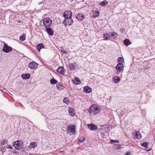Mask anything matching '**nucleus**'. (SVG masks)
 <instances>
[{"mask_svg":"<svg viewBox=\"0 0 155 155\" xmlns=\"http://www.w3.org/2000/svg\"><path fill=\"white\" fill-rule=\"evenodd\" d=\"M43 23L46 28L50 27L51 26L52 24V21L50 18H46L43 19Z\"/></svg>","mask_w":155,"mask_h":155,"instance_id":"1","label":"nucleus"},{"mask_svg":"<svg viewBox=\"0 0 155 155\" xmlns=\"http://www.w3.org/2000/svg\"><path fill=\"white\" fill-rule=\"evenodd\" d=\"M101 109L96 106L92 105L91 106L89 109V112L90 113H94L95 114L98 113L101 110Z\"/></svg>","mask_w":155,"mask_h":155,"instance_id":"2","label":"nucleus"},{"mask_svg":"<svg viewBox=\"0 0 155 155\" xmlns=\"http://www.w3.org/2000/svg\"><path fill=\"white\" fill-rule=\"evenodd\" d=\"M23 145V143L22 141L18 140L14 142L13 146L17 149H19L22 148Z\"/></svg>","mask_w":155,"mask_h":155,"instance_id":"3","label":"nucleus"},{"mask_svg":"<svg viewBox=\"0 0 155 155\" xmlns=\"http://www.w3.org/2000/svg\"><path fill=\"white\" fill-rule=\"evenodd\" d=\"M12 49L11 47L8 45L6 44H5L4 45L2 50L4 52L8 53L12 51Z\"/></svg>","mask_w":155,"mask_h":155,"instance_id":"4","label":"nucleus"},{"mask_svg":"<svg viewBox=\"0 0 155 155\" xmlns=\"http://www.w3.org/2000/svg\"><path fill=\"white\" fill-rule=\"evenodd\" d=\"M132 137L135 139H140L142 138L140 133L138 131L134 132L132 134Z\"/></svg>","mask_w":155,"mask_h":155,"instance_id":"5","label":"nucleus"},{"mask_svg":"<svg viewBox=\"0 0 155 155\" xmlns=\"http://www.w3.org/2000/svg\"><path fill=\"white\" fill-rule=\"evenodd\" d=\"M63 23L66 26L68 25H70L73 23V21L71 18H66L63 21Z\"/></svg>","mask_w":155,"mask_h":155,"instance_id":"6","label":"nucleus"},{"mask_svg":"<svg viewBox=\"0 0 155 155\" xmlns=\"http://www.w3.org/2000/svg\"><path fill=\"white\" fill-rule=\"evenodd\" d=\"M75 126L74 125H71L67 127V131L68 132L74 134L75 133Z\"/></svg>","mask_w":155,"mask_h":155,"instance_id":"7","label":"nucleus"},{"mask_svg":"<svg viewBox=\"0 0 155 155\" xmlns=\"http://www.w3.org/2000/svg\"><path fill=\"white\" fill-rule=\"evenodd\" d=\"M72 16V13L69 10L65 11L63 14V16L65 18H71Z\"/></svg>","mask_w":155,"mask_h":155,"instance_id":"8","label":"nucleus"},{"mask_svg":"<svg viewBox=\"0 0 155 155\" xmlns=\"http://www.w3.org/2000/svg\"><path fill=\"white\" fill-rule=\"evenodd\" d=\"M38 65V64L33 61L31 62L29 64L28 67L31 69L35 70L37 68Z\"/></svg>","mask_w":155,"mask_h":155,"instance_id":"9","label":"nucleus"},{"mask_svg":"<svg viewBox=\"0 0 155 155\" xmlns=\"http://www.w3.org/2000/svg\"><path fill=\"white\" fill-rule=\"evenodd\" d=\"M57 71L61 74L63 75L65 73V69L62 66L59 67L56 70Z\"/></svg>","mask_w":155,"mask_h":155,"instance_id":"10","label":"nucleus"},{"mask_svg":"<svg viewBox=\"0 0 155 155\" xmlns=\"http://www.w3.org/2000/svg\"><path fill=\"white\" fill-rule=\"evenodd\" d=\"M46 31L48 34L50 36H52L54 34V31L50 27L46 28Z\"/></svg>","mask_w":155,"mask_h":155,"instance_id":"11","label":"nucleus"},{"mask_svg":"<svg viewBox=\"0 0 155 155\" xmlns=\"http://www.w3.org/2000/svg\"><path fill=\"white\" fill-rule=\"evenodd\" d=\"M87 126L91 130H96L97 128L96 125L93 124H88Z\"/></svg>","mask_w":155,"mask_h":155,"instance_id":"12","label":"nucleus"},{"mask_svg":"<svg viewBox=\"0 0 155 155\" xmlns=\"http://www.w3.org/2000/svg\"><path fill=\"white\" fill-rule=\"evenodd\" d=\"M76 18L79 20L82 21L85 18V16L81 14H79L77 15Z\"/></svg>","mask_w":155,"mask_h":155,"instance_id":"13","label":"nucleus"},{"mask_svg":"<svg viewBox=\"0 0 155 155\" xmlns=\"http://www.w3.org/2000/svg\"><path fill=\"white\" fill-rule=\"evenodd\" d=\"M69 114L72 116H74L75 115V113L74 110L72 107H70L68 110Z\"/></svg>","mask_w":155,"mask_h":155,"instance_id":"14","label":"nucleus"},{"mask_svg":"<svg viewBox=\"0 0 155 155\" xmlns=\"http://www.w3.org/2000/svg\"><path fill=\"white\" fill-rule=\"evenodd\" d=\"M124 67L123 64L118 63L116 66V69L119 71H122Z\"/></svg>","mask_w":155,"mask_h":155,"instance_id":"15","label":"nucleus"},{"mask_svg":"<svg viewBox=\"0 0 155 155\" xmlns=\"http://www.w3.org/2000/svg\"><path fill=\"white\" fill-rule=\"evenodd\" d=\"M113 80L115 83H117L121 80L120 78L117 76H114L113 78Z\"/></svg>","mask_w":155,"mask_h":155,"instance_id":"16","label":"nucleus"},{"mask_svg":"<svg viewBox=\"0 0 155 155\" xmlns=\"http://www.w3.org/2000/svg\"><path fill=\"white\" fill-rule=\"evenodd\" d=\"M93 15L92 17L93 18H96L99 16L100 12L99 11L94 10L92 11Z\"/></svg>","mask_w":155,"mask_h":155,"instance_id":"17","label":"nucleus"},{"mask_svg":"<svg viewBox=\"0 0 155 155\" xmlns=\"http://www.w3.org/2000/svg\"><path fill=\"white\" fill-rule=\"evenodd\" d=\"M57 89L59 90H61L64 88V87L60 83H58L56 84Z\"/></svg>","mask_w":155,"mask_h":155,"instance_id":"18","label":"nucleus"},{"mask_svg":"<svg viewBox=\"0 0 155 155\" xmlns=\"http://www.w3.org/2000/svg\"><path fill=\"white\" fill-rule=\"evenodd\" d=\"M83 91L87 93H89L91 91V89L88 87H85L84 88Z\"/></svg>","mask_w":155,"mask_h":155,"instance_id":"19","label":"nucleus"},{"mask_svg":"<svg viewBox=\"0 0 155 155\" xmlns=\"http://www.w3.org/2000/svg\"><path fill=\"white\" fill-rule=\"evenodd\" d=\"M42 48H44V47L42 43L39 44L37 46V48L38 51H40V50Z\"/></svg>","mask_w":155,"mask_h":155,"instance_id":"20","label":"nucleus"},{"mask_svg":"<svg viewBox=\"0 0 155 155\" xmlns=\"http://www.w3.org/2000/svg\"><path fill=\"white\" fill-rule=\"evenodd\" d=\"M30 75L29 74H23L21 75V77L23 79H27L30 78Z\"/></svg>","mask_w":155,"mask_h":155,"instance_id":"21","label":"nucleus"},{"mask_svg":"<svg viewBox=\"0 0 155 155\" xmlns=\"http://www.w3.org/2000/svg\"><path fill=\"white\" fill-rule=\"evenodd\" d=\"M124 43L125 45L128 46L130 45L131 43L129 39H127L124 40Z\"/></svg>","mask_w":155,"mask_h":155,"instance_id":"22","label":"nucleus"},{"mask_svg":"<svg viewBox=\"0 0 155 155\" xmlns=\"http://www.w3.org/2000/svg\"><path fill=\"white\" fill-rule=\"evenodd\" d=\"M37 146V144L36 142H31L30 144L29 147L31 148H34Z\"/></svg>","mask_w":155,"mask_h":155,"instance_id":"23","label":"nucleus"},{"mask_svg":"<svg viewBox=\"0 0 155 155\" xmlns=\"http://www.w3.org/2000/svg\"><path fill=\"white\" fill-rule=\"evenodd\" d=\"M124 61V59L121 57H119L118 59L117 62L118 63L123 64Z\"/></svg>","mask_w":155,"mask_h":155,"instance_id":"24","label":"nucleus"},{"mask_svg":"<svg viewBox=\"0 0 155 155\" xmlns=\"http://www.w3.org/2000/svg\"><path fill=\"white\" fill-rule=\"evenodd\" d=\"M57 81L54 79V78H52L51 79L50 81V83L51 84H55L57 83Z\"/></svg>","mask_w":155,"mask_h":155,"instance_id":"25","label":"nucleus"},{"mask_svg":"<svg viewBox=\"0 0 155 155\" xmlns=\"http://www.w3.org/2000/svg\"><path fill=\"white\" fill-rule=\"evenodd\" d=\"M68 66L71 69L73 70L75 68V66L74 64H70Z\"/></svg>","mask_w":155,"mask_h":155,"instance_id":"26","label":"nucleus"},{"mask_svg":"<svg viewBox=\"0 0 155 155\" xmlns=\"http://www.w3.org/2000/svg\"><path fill=\"white\" fill-rule=\"evenodd\" d=\"M81 82L80 79L77 78H76L74 81V83L77 84H80Z\"/></svg>","mask_w":155,"mask_h":155,"instance_id":"27","label":"nucleus"},{"mask_svg":"<svg viewBox=\"0 0 155 155\" xmlns=\"http://www.w3.org/2000/svg\"><path fill=\"white\" fill-rule=\"evenodd\" d=\"M25 34H23L21 35L19 38V39L22 41H24L25 40Z\"/></svg>","mask_w":155,"mask_h":155,"instance_id":"28","label":"nucleus"},{"mask_svg":"<svg viewBox=\"0 0 155 155\" xmlns=\"http://www.w3.org/2000/svg\"><path fill=\"white\" fill-rule=\"evenodd\" d=\"M63 102L66 104H68V103L69 102V98L68 97H65L64 98L63 100Z\"/></svg>","mask_w":155,"mask_h":155,"instance_id":"29","label":"nucleus"},{"mask_svg":"<svg viewBox=\"0 0 155 155\" xmlns=\"http://www.w3.org/2000/svg\"><path fill=\"white\" fill-rule=\"evenodd\" d=\"M148 143L147 142H145L143 143H142L141 144V146L142 147H145L146 149H148V147H147V146L148 145Z\"/></svg>","mask_w":155,"mask_h":155,"instance_id":"30","label":"nucleus"},{"mask_svg":"<svg viewBox=\"0 0 155 155\" xmlns=\"http://www.w3.org/2000/svg\"><path fill=\"white\" fill-rule=\"evenodd\" d=\"M109 35H111L112 37L116 38L118 36V35L116 33L113 32L110 34Z\"/></svg>","mask_w":155,"mask_h":155,"instance_id":"31","label":"nucleus"},{"mask_svg":"<svg viewBox=\"0 0 155 155\" xmlns=\"http://www.w3.org/2000/svg\"><path fill=\"white\" fill-rule=\"evenodd\" d=\"M84 138L82 137H79L78 139V142L82 143L84 141Z\"/></svg>","mask_w":155,"mask_h":155,"instance_id":"32","label":"nucleus"},{"mask_svg":"<svg viewBox=\"0 0 155 155\" xmlns=\"http://www.w3.org/2000/svg\"><path fill=\"white\" fill-rule=\"evenodd\" d=\"M0 151L2 153H4L5 152L6 149L4 147H2L0 148Z\"/></svg>","mask_w":155,"mask_h":155,"instance_id":"33","label":"nucleus"},{"mask_svg":"<svg viewBox=\"0 0 155 155\" xmlns=\"http://www.w3.org/2000/svg\"><path fill=\"white\" fill-rule=\"evenodd\" d=\"M110 142L111 143H119V141L118 140H110Z\"/></svg>","mask_w":155,"mask_h":155,"instance_id":"34","label":"nucleus"},{"mask_svg":"<svg viewBox=\"0 0 155 155\" xmlns=\"http://www.w3.org/2000/svg\"><path fill=\"white\" fill-rule=\"evenodd\" d=\"M105 1H106V0H105L104 1H103V2H101L100 3V4L102 6H105L106 3H105Z\"/></svg>","mask_w":155,"mask_h":155,"instance_id":"35","label":"nucleus"},{"mask_svg":"<svg viewBox=\"0 0 155 155\" xmlns=\"http://www.w3.org/2000/svg\"><path fill=\"white\" fill-rule=\"evenodd\" d=\"M120 32L121 33H124V31L125 30V29H123V28H121L120 29Z\"/></svg>","mask_w":155,"mask_h":155,"instance_id":"36","label":"nucleus"},{"mask_svg":"<svg viewBox=\"0 0 155 155\" xmlns=\"http://www.w3.org/2000/svg\"><path fill=\"white\" fill-rule=\"evenodd\" d=\"M7 142L6 141H4L2 143V145H5V144H7Z\"/></svg>","mask_w":155,"mask_h":155,"instance_id":"37","label":"nucleus"},{"mask_svg":"<svg viewBox=\"0 0 155 155\" xmlns=\"http://www.w3.org/2000/svg\"><path fill=\"white\" fill-rule=\"evenodd\" d=\"M106 34H104L103 35V37L104 38L105 40H107V36L106 37Z\"/></svg>","mask_w":155,"mask_h":155,"instance_id":"38","label":"nucleus"},{"mask_svg":"<svg viewBox=\"0 0 155 155\" xmlns=\"http://www.w3.org/2000/svg\"><path fill=\"white\" fill-rule=\"evenodd\" d=\"M61 50H61V51L64 54L66 53V51H64V50H63V49H61Z\"/></svg>","mask_w":155,"mask_h":155,"instance_id":"39","label":"nucleus"},{"mask_svg":"<svg viewBox=\"0 0 155 155\" xmlns=\"http://www.w3.org/2000/svg\"><path fill=\"white\" fill-rule=\"evenodd\" d=\"M125 155H130V153L127 152L125 154Z\"/></svg>","mask_w":155,"mask_h":155,"instance_id":"40","label":"nucleus"},{"mask_svg":"<svg viewBox=\"0 0 155 155\" xmlns=\"http://www.w3.org/2000/svg\"><path fill=\"white\" fill-rule=\"evenodd\" d=\"M121 71H119L117 70V71L116 72V74H119L120 72Z\"/></svg>","mask_w":155,"mask_h":155,"instance_id":"41","label":"nucleus"},{"mask_svg":"<svg viewBox=\"0 0 155 155\" xmlns=\"http://www.w3.org/2000/svg\"><path fill=\"white\" fill-rule=\"evenodd\" d=\"M8 146V147L7 148H9V149H12V147L11 146Z\"/></svg>","mask_w":155,"mask_h":155,"instance_id":"42","label":"nucleus"},{"mask_svg":"<svg viewBox=\"0 0 155 155\" xmlns=\"http://www.w3.org/2000/svg\"><path fill=\"white\" fill-rule=\"evenodd\" d=\"M116 145L117 146H118L119 147H120V145L117 144V145Z\"/></svg>","mask_w":155,"mask_h":155,"instance_id":"43","label":"nucleus"},{"mask_svg":"<svg viewBox=\"0 0 155 155\" xmlns=\"http://www.w3.org/2000/svg\"><path fill=\"white\" fill-rule=\"evenodd\" d=\"M108 35H109V34H107V39H108Z\"/></svg>","mask_w":155,"mask_h":155,"instance_id":"44","label":"nucleus"},{"mask_svg":"<svg viewBox=\"0 0 155 155\" xmlns=\"http://www.w3.org/2000/svg\"><path fill=\"white\" fill-rule=\"evenodd\" d=\"M62 152V151H60L59 152V153H61Z\"/></svg>","mask_w":155,"mask_h":155,"instance_id":"45","label":"nucleus"},{"mask_svg":"<svg viewBox=\"0 0 155 155\" xmlns=\"http://www.w3.org/2000/svg\"><path fill=\"white\" fill-rule=\"evenodd\" d=\"M150 150V149H149L148 150H147L149 151Z\"/></svg>","mask_w":155,"mask_h":155,"instance_id":"46","label":"nucleus"}]
</instances>
